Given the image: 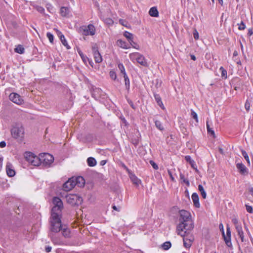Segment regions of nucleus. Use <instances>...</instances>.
I'll list each match as a JSON object with an SVG mask.
<instances>
[{
	"label": "nucleus",
	"mask_w": 253,
	"mask_h": 253,
	"mask_svg": "<svg viewBox=\"0 0 253 253\" xmlns=\"http://www.w3.org/2000/svg\"><path fill=\"white\" fill-rule=\"evenodd\" d=\"M179 214V223L177 226L176 232L181 236H184L193 228V222L189 212L181 210Z\"/></svg>",
	"instance_id": "obj_1"
},
{
	"label": "nucleus",
	"mask_w": 253,
	"mask_h": 253,
	"mask_svg": "<svg viewBox=\"0 0 253 253\" xmlns=\"http://www.w3.org/2000/svg\"><path fill=\"white\" fill-rule=\"evenodd\" d=\"M11 135L13 138L19 142H22L24 137L25 131L23 126L19 124L13 126L10 130Z\"/></svg>",
	"instance_id": "obj_2"
},
{
	"label": "nucleus",
	"mask_w": 253,
	"mask_h": 253,
	"mask_svg": "<svg viewBox=\"0 0 253 253\" xmlns=\"http://www.w3.org/2000/svg\"><path fill=\"white\" fill-rule=\"evenodd\" d=\"M63 226L61 225V215L54 213L51 214L50 229L52 232H58L60 231Z\"/></svg>",
	"instance_id": "obj_3"
},
{
	"label": "nucleus",
	"mask_w": 253,
	"mask_h": 253,
	"mask_svg": "<svg viewBox=\"0 0 253 253\" xmlns=\"http://www.w3.org/2000/svg\"><path fill=\"white\" fill-rule=\"evenodd\" d=\"M129 57L130 59L133 62H135L136 61L141 65L144 67H147L148 66L147 60L145 59V57L138 52L130 53L129 55Z\"/></svg>",
	"instance_id": "obj_4"
},
{
	"label": "nucleus",
	"mask_w": 253,
	"mask_h": 253,
	"mask_svg": "<svg viewBox=\"0 0 253 253\" xmlns=\"http://www.w3.org/2000/svg\"><path fill=\"white\" fill-rule=\"evenodd\" d=\"M52 203L53 207L51 210V214L54 213L57 215H61V210L63 207L61 200L58 197H54L53 199Z\"/></svg>",
	"instance_id": "obj_5"
},
{
	"label": "nucleus",
	"mask_w": 253,
	"mask_h": 253,
	"mask_svg": "<svg viewBox=\"0 0 253 253\" xmlns=\"http://www.w3.org/2000/svg\"><path fill=\"white\" fill-rule=\"evenodd\" d=\"M25 157L29 163L34 166H39L41 165L40 155L37 156L31 152H26Z\"/></svg>",
	"instance_id": "obj_6"
},
{
	"label": "nucleus",
	"mask_w": 253,
	"mask_h": 253,
	"mask_svg": "<svg viewBox=\"0 0 253 253\" xmlns=\"http://www.w3.org/2000/svg\"><path fill=\"white\" fill-rule=\"evenodd\" d=\"M40 155L41 165L43 166H49L54 161L53 157L48 153H42Z\"/></svg>",
	"instance_id": "obj_7"
},
{
	"label": "nucleus",
	"mask_w": 253,
	"mask_h": 253,
	"mask_svg": "<svg viewBox=\"0 0 253 253\" xmlns=\"http://www.w3.org/2000/svg\"><path fill=\"white\" fill-rule=\"evenodd\" d=\"M67 202L72 205H78L83 202L82 198L77 194H69L66 197Z\"/></svg>",
	"instance_id": "obj_8"
},
{
	"label": "nucleus",
	"mask_w": 253,
	"mask_h": 253,
	"mask_svg": "<svg viewBox=\"0 0 253 253\" xmlns=\"http://www.w3.org/2000/svg\"><path fill=\"white\" fill-rule=\"evenodd\" d=\"M9 97L11 101L17 105H21L24 103V100L22 97L17 93H11Z\"/></svg>",
	"instance_id": "obj_9"
},
{
	"label": "nucleus",
	"mask_w": 253,
	"mask_h": 253,
	"mask_svg": "<svg viewBox=\"0 0 253 253\" xmlns=\"http://www.w3.org/2000/svg\"><path fill=\"white\" fill-rule=\"evenodd\" d=\"M83 34L85 36H93L95 33V28L92 24H89L87 27L83 28Z\"/></svg>",
	"instance_id": "obj_10"
},
{
	"label": "nucleus",
	"mask_w": 253,
	"mask_h": 253,
	"mask_svg": "<svg viewBox=\"0 0 253 253\" xmlns=\"http://www.w3.org/2000/svg\"><path fill=\"white\" fill-rule=\"evenodd\" d=\"M75 186L76 183L74 181V177H72L64 183L63 189L64 191H68L72 190Z\"/></svg>",
	"instance_id": "obj_11"
},
{
	"label": "nucleus",
	"mask_w": 253,
	"mask_h": 253,
	"mask_svg": "<svg viewBox=\"0 0 253 253\" xmlns=\"http://www.w3.org/2000/svg\"><path fill=\"white\" fill-rule=\"evenodd\" d=\"M222 236L226 245L229 247L232 246V243L231 241V231L229 227H227L226 235L224 233V231H223Z\"/></svg>",
	"instance_id": "obj_12"
},
{
	"label": "nucleus",
	"mask_w": 253,
	"mask_h": 253,
	"mask_svg": "<svg viewBox=\"0 0 253 253\" xmlns=\"http://www.w3.org/2000/svg\"><path fill=\"white\" fill-rule=\"evenodd\" d=\"M6 171L7 175L9 177H12L15 174V172L13 169L12 165L9 162L7 163L6 166Z\"/></svg>",
	"instance_id": "obj_13"
},
{
	"label": "nucleus",
	"mask_w": 253,
	"mask_h": 253,
	"mask_svg": "<svg viewBox=\"0 0 253 253\" xmlns=\"http://www.w3.org/2000/svg\"><path fill=\"white\" fill-rule=\"evenodd\" d=\"M191 198L194 206L198 208H200V204L199 203V198L198 194L196 193H193L191 196Z\"/></svg>",
	"instance_id": "obj_14"
},
{
	"label": "nucleus",
	"mask_w": 253,
	"mask_h": 253,
	"mask_svg": "<svg viewBox=\"0 0 253 253\" xmlns=\"http://www.w3.org/2000/svg\"><path fill=\"white\" fill-rule=\"evenodd\" d=\"M236 167L238 169L239 172L242 174H245L248 173L247 168L242 163L237 164Z\"/></svg>",
	"instance_id": "obj_15"
},
{
	"label": "nucleus",
	"mask_w": 253,
	"mask_h": 253,
	"mask_svg": "<svg viewBox=\"0 0 253 253\" xmlns=\"http://www.w3.org/2000/svg\"><path fill=\"white\" fill-rule=\"evenodd\" d=\"M74 181L76 183V185H77L78 187H83L85 184V181L82 176H79L76 178L74 177Z\"/></svg>",
	"instance_id": "obj_16"
},
{
	"label": "nucleus",
	"mask_w": 253,
	"mask_h": 253,
	"mask_svg": "<svg viewBox=\"0 0 253 253\" xmlns=\"http://www.w3.org/2000/svg\"><path fill=\"white\" fill-rule=\"evenodd\" d=\"M128 174H129V178H130L131 181L133 182V183L135 184L136 185H139L141 182L140 180L132 172H130Z\"/></svg>",
	"instance_id": "obj_17"
},
{
	"label": "nucleus",
	"mask_w": 253,
	"mask_h": 253,
	"mask_svg": "<svg viewBox=\"0 0 253 253\" xmlns=\"http://www.w3.org/2000/svg\"><path fill=\"white\" fill-rule=\"evenodd\" d=\"M236 230L238 233V236L241 240V241L242 242H246V240L244 238V232L242 229V227H237Z\"/></svg>",
	"instance_id": "obj_18"
},
{
	"label": "nucleus",
	"mask_w": 253,
	"mask_h": 253,
	"mask_svg": "<svg viewBox=\"0 0 253 253\" xmlns=\"http://www.w3.org/2000/svg\"><path fill=\"white\" fill-rule=\"evenodd\" d=\"M117 44L124 49H128L130 48V46H128L126 42L122 40H118L117 42Z\"/></svg>",
	"instance_id": "obj_19"
},
{
	"label": "nucleus",
	"mask_w": 253,
	"mask_h": 253,
	"mask_svg": "<svg viewBox=\"0 0 253 253\" xmlns=\"http://www.w3.org/2000/svg\"><path fill=\"white\" fill-rule=\"evenodd\" d=\"M60 14L63 17H67L70 13L69 9L67 7H61L60 10Z\"/></svg>",
	"instance_id": "obj_20"
},
{
	"label": "nucleus",
	"mask_w": 253,
	"mask_h": 253,
	"mask_svg": "<svg viewBox=\"0 0 253 253\" xmlns=\"http://www.w3.org/2000/svg\"><path fill=\"white\" fill-rule=\"evenodd\" d=\"M185 235L184 236H183L184 237V238H183L184 246L186 248H189L192 245V242L193 239H188L187 237H185Z\"/></svg>",
	"instance_id": "obj_21"
},
{
	"label": "nucleus",
	"mask_w": 253,
	"mask_h": 253,
	"mask_svg": "<svg viewBox=\"0 0 253 253\" xmlns=\"http://www.w3.org/2000/svg\"><path fill=\"white\" fill-rule=\"evenodd\" d=\"M60 230L62 231V234L65 237H69L70 236V231L66 226H63Z\"/></svg>",
	"instance_id": "obj_22"
},
{
	"label": "nucleus",
	"mask_w": 253,
	"mask_h": 253,
	"mask_svg": "<svg viewBox=\"0 0 253 253\" xmlns=\"http://www.w3.org/2000/svg\"><path fill=\"white\" fill-rule=\"evenodd\" d=\"M149 14L154 17H157L159 16V12L156 7H151L149 11Z\"/></svg>",
	"instance_id": "obj_23"
},
{
	"label": "nucleus",
	"mask_w": 253,
	"mask_h": 253,
	"mask_svg": "<svg viewBox=\"0 0 253 253\" xmlns=\"http://www.w3.org/2000/svg\"><path fill=\"white\" fill-rule=\"evenodd\" d=\"M93 56L96 63H100L102 61V58L99 52H96Z\"/></svg>",
	"instance_id": "obj_24"
},
{
	"label": "nucleus",
	"mask_w": 253,
	"mask_h": 253,
	"mask_svg": "<svg viewBox=\"0 0 253 253\" xmlns=\"http://www.w3.org/2000/svg\"><path fill=\"white\" fill-rule=\"evenodd\" d=\"M87 164L90 167H94L96 165L95 159L92 157H89L87 160Z\"/></svg>",
	"instance_id": "obj_25"
},
{
	"label": "nucleus",
	"mask_w": 253,
	"mask_h": 253,
	"mask_svg": "<svg viewBox=\"0 0 253 253\" xmlns=\"http://www.w3.org/2000/svg\"><path fill=\"white\" fill-rule=\"evenodd\" d=\"M198 189H199V191L200 192L202 197L204 199H206L207 197V194H206V192L203 186L202 185H200V184L199 185Z\"/></svg>",
	"instance_id": "obj_26"
},
{
	"label": "nucleus",
	"mask_w": 253,
	"mask_h": 253,
	"mask_svg": "<svg viewBox=\"0 0 253 253\" xmlns=\"http://www.w3.org/2000/svg\"><path fill=\"white\" fill-rule=\"evenodd\" d=\"M155 99L158 103V104L163 109H165V107H164V106L163 104V102L161 100V99L160 98V97L158 95H155Z\"/></svg>",
	"instance_id": "obj_27"
},
{
	"label": "nucleus",
	"mask_w": 253,
	"mask_h": 253,
	"mask_svg": "<svg viewBox=\"0 0 253 253\" xmlns=\"http://www.w3.org/2000/svg\"><path fill=\"white\" fill-rule=\"evenodd\" d=\"M155 124L156 127L160 130L162 131L164 129V127L163 126V124L160 121L156 120L155 121Z\"/></svg>",
	"instance_id": "obj_28"
},
{
	"label": "nucleus",
	"mask_w": 253,
	"mask_h": 253,
	"mask_svg": "<svg viewBox=\"0 0 253 253\" xmlns=\"http://www.w3.org/2000/svg\"><path fill=\"white\" fill-rule=\"evenodd\" d=\"M15 51L19 54H22L24 52V47L21 45H18L15 48Z\"/></svg>",
	"instance_id": "obj_29"
},
{
	"label": "nucleus",
	"mask_w": 253,
	"mask_h": 253,
	"mask_svg": "<svg viewBox=\"0 0 253 253\" xmlns=\"http://www.w3.org/2000/svg\"><path fill=\"white\" fill-rule=\"evenodd\" d=\"M232 221L235 226L236 229L237 227H241V224L239 222L238 219L236 217H234L232 219Z\"/></svg>",
	"instance_id": "obj_30"
},
{
	"label": "nucleus",
	"mask_w": 253,
	"mask_h": 253,
	"mask_svg": "<svg viewBox=\"0 0 253 253\" xmlns=\"http://www.w3.org/2000/svg\"><path fill=\"white\" fill-rule=\"evenodd\" d=\"M34 7L40 13L43 14L45 15L44 13V9L43 7L38 5H34Z\"/></svg>",
	"instance_id": "obj_31"
},
{
	"label": "nucleus",
	"mask_w": 253,
	"mask_h": 253,
	"mask_svg": "<svg viewBox=\"0 0 253 253\" xmlns=\"http://www.w3.org/2000/svg\"><path fill=\"white\" fill-rule=\"evenodd\" d=\"M46 8L47 10L50 13H52L55 12L54 9L51 4L47 3L46 4Z\"/></svg>",
	"instance_id": "obj_32"
},
{
	"label": "nucleus",
	"mask_w": 253,
	"mask_h": 253,
	"mask_svg": "<svg viewBox=\"0 0 253 253\" xmlns=\"http://www.w3.org/2000/svg\"><path fill=\"white\" fill-rule=\"evenodd\" d=\"M163 249L165 250H169L171 247V243L169 242H166L162 245Z\"/></svg>",
	"instance_id": "obj_33"
},
{
	"label": "nucleus",
	"mask_w": 253,
	"mask_h": 253,
	"mask_svg": "<svg viewBox=\"0 0 253 253\" xmlns=\"http://www.w3.org/2000/svg\"><path fill=\"white\" fill-rule=\"evenodd\" d=\"M219 70L221 72V77L225 79H226L227 76V71H226V70H225L223 67H221L219 68Z\"/></svg>",
	"instance_id": "obj_34"
},
{
	"label": "nucleus",
	"mask_w": 253,
	"mask_h": 253,
	"mask_svg": "<svg viewBox=\"0 0 253 253\" xmlns=\"http://www.w3.org/2000/svg\"><path fill=\"white\" fill-rule=\"evenodd\" d=\"M241 152H242V154L243 156L244 157L245 160L247 161L248 165H250V161L249 157L248 156V154L247 153V152L245 151H244L243 150H242Z\"/></svg>",
	"instance_id": "obj_35"
},
{
	"label": "nucleus",
	"mask_w": 253,
	"mask_h": 253,
	"mask_svg": "<svg viewBox=\"0 0 253 253\" xmlns=\"http://www.w3.org/2000/svg\"><path fill=\"white\" fill-rule=\"evenodd\" d=\"M125 80V85L126 88L128 89L129 88V80L126 74L123 76Z\"/></svg>",
	"instance_id": "obj_36"
},
{
	"label": "nucleus",
	"mask_w": 253,
	"mask_h": 253,
	"mask_svg": "<svg viewBox=\"0 0 253 253\" xmlns=\"http://www.w3.org/2000/svg\"><path fill=\"white\" fill-rule=\"evenodd\" d=\"M118 67L120 70L121 72L123 74V76L125 75V74H126L125 71V67L123 64L119 63L118 65Z\"/></svg>",
	"instance_id": "obj_37"
},
{
	"label": "nucleus",
	"mask_w": 253,
	"mask_h": 253,
	"mask_svg": "<svg viewBox=\"0 0 253 253\" xmlns=\"http://www.w3.org/2000/svg\"><path fill=\"white\" fill-rule=\"evenodd\" d=\"M124 36L127 39V40L133 39V35L131 33L127 31H126L124 33Z\"/></svg>",
	"instance_id": "obj_38"
},
{
	"label": "nucleus",
	"mask_w": 253,
	"mask_h": 253,
	"mask_svg": "<svg viewBox=\"0 0 253 253\" xmlns=\"http://www.w3.org/2000/svg\"><path fill=\"white\" fill-rule=\"evenodd\" d=\"M207 130H208V132L209 133H210L212 135H214V131L210 127V122L209 121H207Z\"/></svg>",
	"instance_id": "obj_39"
},
{
	"label": "nucleus",
	"mask_w": 253,
	"mask_h": 253,
	"mask_svg": "<svg viewBox=\"0 0 253 253\" xmlns=\"http://www.w3.org/2000/svg\"><path fill=\"white\" fill-rule=\"evenodd\" d=\"M109 76L111 79L113 80H115L117 79V75L115 71H111L109 72Z\"/></svg>",
	"instance_id": "obj_40"
},
{
	"label": "nucleus",
	"mask_w": 253,
	"mask_h": 253,
	"mask_svg": "<svg viewBox=\"0 0 253 253\" xmlns=\"http://www.w3.org/2000/svg\"><path fill=\"white\" fill-rule=\"evenodd\" d=\"M104 22L105 24L108 25H111L113 24V21L112 19L110 18H106L104 19Z\"/></svg>",
	"instance_id": "obj_41"
},
{
	"label": "nucleus",
	"mask_w": 253,
	"mask_h": 253,
	"mask_svg": "<svg viewBox=\"0 0 253 253\" xmlns=\"http://www.w3.org/2000/svg\"><path fill=\"white\" fill-rule=\"evenodd\" d=\"M62 44L67 47V49H70V47L68 45L67 41L66 40L65 37L63 38L60 39Z\"/></svg>",
	"instance_id": "obj_42"
},
{
	"label": "nucleus",
	"mask_w": 253,
	"mask_h": 253,
	"mask_svg": "<svg viewBox=\"0 0 253 253\" xmlns=\"http://www.w3.org/2000/svg\"><path fill=\"white\" fill-rule=\"evenodd\" d=\"M46 36L48 38L49 42H51V43H52L53 42V40H54V37H53V35L51 34L50 33H47L46 34Z\"/></svg>",
	"instance_id": "obj_43"
},
{
	"label": "nucleus",
	"mask_w": 253,
	"mask_h": 253,
	"mask_svg": "<svg viewBox=\"0 0 253 253\" xmlns=\"http://www.w3.org/2000/svg\"><path fill=\"white\" fill-rule=\"evenodd\" d=\"M80 55L81 56L83 61L84 63H86V61L87 60H88V58L85 55H84V54L82 52H79Z\"/></svg>",
	"instance_id": "obj_44"
},
{
	"label": "nucleus",
	"mask_w": 253,
	"mask_h": 253,
	"mask_svg": "<svg viewBox=\"0 0 253 253\" xmlns=\"http://www.w3.org/2000/svg\"><path fill=\"white\" fill-rule=\"evenodd\" d=\"M238 29L240 30H245L246 28V25L245 23L242 21L240 24H238Z\"/></svg>",
	"instance_id": "obj_45"
},
{
	"label": "nucleus",
	"mask_w": 253,
	"mask_h": 253,
	"mask_svg": "<svg viewBox=\"0 0 253 253\" xmlns=\"http://www.w3.org/2000/svg\"><path fill=\"white\" fill-rule=\"evenodd\" d=\"M191 116L192 118L195 119L197 123L198 122V116L197 113L194 112V111L192 110L191 111Z\"/></svg>",
	"instance_id": "obj_46"
},
{
	"label": "nucleus",
	"mask_w": 253,
	"mask_h": 253,
	"mask_svg": "<svg viewBox=\"0 0 253 253\" xmlns=\"http://www.w3.org/2000/svg\"><path fill=\"white\" fill-rule=\"evenodd\" d=\"M185 159L186 161L189 162L190 164L193 166V164L194 163V161L191 160V157L189 156H186L185 157Z\"/></svg>",
	"instance_id": "obj_47"
},
{
	"label": "nucleus",
	"mask_w": 253,
	"mask_h": 253,
	"mask_svg": "<svg viewBox=\"0 0 253 253\" xmlns=\"http://www.w3.org/2000/svg\"><path fill=\"white\" fill-rule=\"evenodd\" d=\"M244 225H245V230H246L248 234L249 235V237L250 238L251 242L253 243V237H252V236H251V235L250 234L249 230L248 228L247 227V226H246V224H244Z\"/></svg>",
	"instance_id": "obj_48"
},
{
	"label": "nucleus",
	"mask_w": 253,
	"mask_h": 253,
	"mask_svg": "<svg viewBox=\"0 0 253 253\" xmlns=\"http://www.w3.org/2000/svg\"><path fill=\"white\" fill-rule=\"evenodd\" d=\"M150 164L151 165V166H152V167L155 169H158V165L153 161H151L150 162Z\"/></svg>",
	"instance_id": "obj_49"
},
{
	"label": "nucleus",
	"mask_w": 253,
	"mask_h": 253,
	"mask_svg": "<svg viewBox=\"0 0 253 253\" xmlns=\"http://www.w3.org/2000/svg\"><path fill=\"white\" fill-rule=\"evenodd\" d=\"M246 210L249 213H252L253 212V210L252 207L249 205H246Z\"/></svg>",
	"instance_id": "obj_50"
},
{
	"label": "nucleus",
	"mask_w": 253,
	"mask_h": 253,
	"mask_svg": "<svg viewBox=\"0 0 253 253\" xmlns=\"http://www.w3.org/2000/svg\"><path fill=\"white\" fill-rule=\"evenodd\" d=\"M193 37L195 40L199 39V33L196 30H195L193 32Z\"/></svg>",
	"instance_id": "obj_51"
},
{
	"label": "nucleus",
	"mask_w": 253,
	"mask_h": 253,
	"mask_svg": "<svg viewBox=\"0 0 253 253\" xmlns=\"http://www.w3.org/2000/svg\"><path fill=\"white\" fill-rule=\"evenodd\" d=\"M245 107L247 111H249L250 110V103H249V102L248 100H247L245 103Z\"/></svg>",
	"instance_id": "obj_52"
},
{
	"label": "nucleus",
	"mask_w": 253,
	"mask_h": 253,
	"mask_svg": "<svg viewBox=\"0 0 253 253\" xmlns=\"http://www.w3.org/2000/svg\"><path fill=\"white\" fill-rule=\"evenodd\" d=\"M180 178L183 180L184 182L186 183L187 185H189V182L188 180L185 179L184 176L183 174H180Z\"/></svg>",
	"instance_id": "obj_53"
},
{
	"label": "nucleus",
	"mask_w": 253,
	"mask_h": 253,
	"mask_svg": "<svg viewBox=\"0 0 253 253\" xmlns=\"http://www.w3.org/2000/svg\"><path fill=\"white\" fill-rule=\"evenodd\" d=\"M92 50L93 54L96 53V52H99V51H98L97 47H96V46L95 45H94V46H92Z\"/></svg>",
	"instance_id": "obj_54"
},
{
	"label": "nucleus",
	"mask_w": 253,
	"mask_h": 253,
	"mask_svg": "<svg viewBox=\"0 0 253 253\" xmlns=\"http://www.w3.org/2000/svg\"><path fill=\"white\" fill-rule=\"evenodd\" d=\"M131 45L132 47H133L136 49H139V46L134 42H133V43L132 44H131Z\"/></svg>",
	"instance_id": "obj_55"
},
{
	"label": "nucleus",
	"mask_w": 253,
	"mask_h": 253,
	"mask_svg": "<svg viewBox=\"0 0 253 253\" xmlns=\"http://www.w3.org/2000/svg\"><path fill=\"white\" fill-rule=\"evenodd\" d=\"M57 34L58 37L60 38V39L63 38L64 37V36L62 34V33L58 30H57Z\"/></svg>",
	"instance_id": "obj_56"
},
{
	"label": "nucleus",
	"mask_w": 253,
	"mask_h": 253,
	"mask_svg": "<svg viewBox=\"0 0 253 253\" xmlns=\"http://www.w3.org/2000/svg\"><path fill=\"white\" fill-rule=\"evenodd\" d=\"M6 146V143L4 141H1L0 142V148H4Z\"/></svg>",
	"instance_id": "obj_57"
},
{
	"label": "nucleus",
	"mask_w": 253,
	"mask_h": 253,
	"mask_svg": "<svg viewBox=\"0 0 253 253\" xmlns=\"http://www.w3.org/2000/svg\"><path fill=\"white\" fill-rule=\"evenodd\" d=\"M253 34V31L252 29H249L248 30V36H251Z\"/></svg>",
	"instance_id": "obj_58"
},
{
	"label": "nucleus",
	"mask_w": 253,
	"mask_h": 253,
	"mask_svg": "<svg viewBox=\"0 0 253 253\" xmlns=\"http://www.w3.org/2000/svg\"><path fill=\"white\" fill-rule=\"evenodd\" d=\"M51 247H49V246H48V247H46L45 248V251L46 253H49L51 251Z\"/></svg>",
	"instance_id": "obj_59"
},
{
	"label": "nucleus",
	"mask_w": 253,
	"mask_h": 253,
	"mask_svg": "<svg viewBox=\"0 0 253 253\" xmlns=\"http://www.w3.org/2000/svg\"><path fill=\"white\" fill-rule=\"evenodd\" d=\"M123 168H124L126 170V171L128 172V173L129 172H130V170L125 165L123 164Z\"/></svg>",
	"instance_id": "obj_60"
},
{
	"label": "nucleus",
	"mask_w": 253,
	"mask_h": 253,
	"mask_svg": "<svg viewBox=\"0 0 253 253\" xmlns=\"http://www.w3.org/2000/svg\"><path fill=\"white\" fill-rule=\"evenodd\" d=\"M168 173H169V175L171 180H174V177L172 176L171 171L169 170Z\"/></svg>",
	"instance_id": "obj_61"
},
{
	"label": "nucleus",
	"mask_w": 253,
	"mask_h": 253,
	"mask_svg": "<svg viewBox=\"0 0 253 253\" xmlns=\"http://www.w3.org/2000/svg\"><path fill=\"white\" fill-rule=\"evenodd\" d=\"M87 61H88L89 64H90V65L92 67H93V63L92 61V60H89V59H88V60H87Z\"/></svg>",
	"instance_id": "obj_62"
},
{
	"label": "nucleus",
	"mask_w": 253,
	"mask_h": 253,
	"mask_svg": "<svg viewBox=\"0 0 253 253\" xmlns=\"http://www.w3.org/2000/svg\"><path fill=\"white\" fill-rule=\"evenodd\" d=\"M3 157H1L0 158V167H1L2 166V162H3Z\"/></svg>",
	"instance_id": "obj_63"
},
{
	"label": "nucleus",
	"mask_w": 253,
	"mask_h": 253,
	"mask_svg": "<svg viewBox=\"0 0 253 253\" xmlns=\"http://www.w3.org/2000/svg\"><path fill=\"white\" fill-rule=\"evenodd\" d=\"M219 228H220V230L222 231V232H223V231H224L223 225L222 224H219Z\"/></svg>",
	"instance_id": "obj_64"
}]
</instances>
